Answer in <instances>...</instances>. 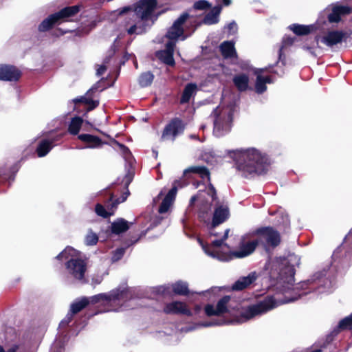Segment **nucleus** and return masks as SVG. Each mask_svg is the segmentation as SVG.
I'll return each mask as SVG.
<instances>
[{"instance_id": "nucleus-1", "label": "nucleus", "mask_w": 352, "mask_h": 352, "mask_svg": "<svg viewBox=\"0 0 352 352\" xmlns=\"http://www.w3.org/2000/svg\"><path fill=\"white\" fill-rule=\"evenodd\" d=\"M157 6V0H140L134 4V8L131 6H125L119 10V15H122L129 11H133L130 14L129 20L126 22L125 26L127 34H142L154 24V12Z\"/></svg>"}, {"instance_id": "nucleus-2", "label": "nucleus", "mask_w": 352, "mask_h": 352, "mask_svg": "<svg viewBox=\"0 0 352 352\" xmlns=\"http://www.w3.org/2000/svg\"><path fill=\"white\" fill-rule=\"evenodd\" d=\"M231 153V157L235 161L236 169L244 177L263 175L268 170V157L255 148L236 150Z\"/></svg>"}, {"instance_id": "nucleus-3", "label": "nucleus", "mask_w": 352, "mask_h": 352, "mask_svg": "<svg viewBox=\"0 0 352 352\" xmlns=\"http://www.w3.org/2000/svg\"><path fill=\"white\" fill-rule=\"evenodd\" d=\"M74 251V248L67 247L55 258L59 261H65V267L68 274L75 280L84 283L87 267V262L81 258H74L72 255V252Z\"/></svg>"}, {"instance_id": "nucleus-4", "label": "nucleus", "mask_w": 352, "mask_h": 352, "mask_svg": "<svg viewBox=\"0 0 352 352\" xmlns=\"http://www.w3.org/2000/svg\"><path fill=\"white\" fill-rule=\"evenodd\" d=\"M276 306L274 296H267L263 300L247 307H241L236 310L237 315L231 321L232 323H243L254 317L266 313Z\"/></svg>"}, {"instance_id": "nucleus-5", "label": "nucleus", "mask_w": 352, "mask_h": 352, "mask_svg": "<svg viewBox=\"0 0 352 352\" xmlns=\"http://www.w3.org/2000/svg\"><path fill=\"white\" fill-rule=\"evenodd\" d=\"M213 133L217 137H222L231 131L233 121V112L230 109L217 107L212 111Z\"/></svg>"}, {"instance_id": "nucleus-6", "label": "nucleus", "mask_w": 352, "mask_h": 352, "mask_svg": "<svg viewBox=\"0 0 352 352\" xmlns=\"http://www.w3.org/2000/svg\"><path fill=\"white\" fill-rule=\"evenodd\" d=\"M253 234L257 237L255 240L258 241V245L261 244L265 250L270 248L273 249L276 248L281 242L279 232L272 226L258 228Z\"/></svg>"}, {"instance_id": "nucleus-7", "label": "nucleus", "mask_w": 352, "mask_h": 352, "mask_svg": "<svg viewBox=\"0 0 352 352\" xmlns=\"http://www.w3.org/2000/svg\"><path fill=\"white\" fill-rule=\"evenodd\" d=\"M131 298V294L126 288H116L111 290L109 293H101L94 295L89 299V303L96 304L101 301L109 302H126Z\"/></svg>"}, {"instance_id": "nucleus-8", "label": "nucleus", "mask_w": 352, "mask_h": 352, "mask_svg": "<svg viewBox=\"0 0 352 352\" xmlns=\"http://www.w3.org/2000/svg\"><path fill=\"white\" fill-rule=\"evenodd\" d=\"M185 128L186 124L180 118H172L164 126L162 133L161 140L174 142L179 135L184 133Z\"/></svg>"}, {"instance_id": "nucleus-9", "label": "nucleus", "mask_w": 352, "mask_h": 352, "mask_svg": "<svg viewBox=\"0 0 352 352\" xmlns=\"http://www.w3.org/2000/svg\"><path fill=\"white\" fill-rule=\"evenodd\" d=\"M133 175L131 173H127L122 179L125 191L120 197L116 198L113 193H111L109 197L104 201V205L108 210L115 214L116 210L120 204L124 202L130 195L129 186L133 181Z\"/></svg>"}, {"instance_id": "nucleus-10", "label": "nucleus", "mask_w": 352, "mask_h": 352, "mask_svg": "<svg viewBox=\"0 0 352 352\" xmlns=\"http://www.w3.org/2000/svg\"><path fill=\"white\" fill-rule=\"evenodd\" d=\"M190 18L188 12H183L173 23L171 27L168 30L166 37L169 40L177 41L184 33L183 25L184 23Z\"/></svg>"}, {"instance_id": "nucleus-11", "label": "nucleus", "mask_w": 352, "mask_h": 352, "mask_svg": "<svg viewBox=\"0 0 352 352\" xmlns=\"http://www.w3.org/2000/svg\"><path fill=\"white\" fill-rule=\"evenodd\" d=\"M230 300V296H223L217 303L216 308L211 305L207 304L204 307V311L207 316H220L223 315L226 313L230 312V310L228 307V304Z\"/></svg>"}, {"instance_id": "nucleus-12", "label": "nucleus", "mask_w": 352, "mask_h": 352, "mask_svg": "<svg viewBox=\"0 0 352 352\" xmlns=\"http://www.w3.org/2000/svg\"><path fill=\"white\" fill-rule=\"evenodd\" d=\"M22 76L21 71L14 65H0V80L16 82Z\"/></svg>"}, {"instance_id": "nucleus-13", "label": "nucleus", "mask_w": 352, "mask_h": 352, "mask_svg": "<svg viewBox=\"0 0 352 352\" xmlns=\"http://www.w3.org/2000/svg\"><path fill=\"white\" fill-rule=\"evenodd\" d=\"M77 138L84 144V148H101L104 144H109L107 142L103 141L100 137L88 133L79 134Z\"/></svg>"}, {"instance_id": "nucleus-14", "label": "nucleus", "mask_w": 352, "mask_h": 352, "mask_svg": "<svg viewBox=\"0 0 352 352\" xmlns=\"http://www.w3.org/2000/svg\"><path fill=\"white\" fill-rule=\"evenodd\" d=\"M163 311L166 314L185 315L192 316V312L187 307L186 304L182 301H173L166 303L164 307Z\"/></svg>"}, {"instance_id": "nucleus-15", "label": "nucleus", "mask_w": 352, "mask_h": 352, "mask_svg": "<svg viewBox=\"0 0 352 352\" xmlns=\"http://www.w3.org/2000/svg\"><path fill=\"white\" fill-rule=\"evenodd\" d=\"M258 245V241L253 240L245 243L241 241L239 244V250L230 252L229 259L232 258H243L251 254Z\"/></svg>"}, {"instance_id": "nucleus-16", "label": "nucleus", "mask_w": 352, "mask_h": 352, "mask_svg": "<svg viewBox=\"0 0 352 352\" xmlns=\"http://www.w3.org/2000/svg\"><path fill=\"white\" fill-rule=\"evenodd\" d=\"M348 37L347 33L343 31L331 30L322 38V42L329 47L342 43Z\"/></svg>"}, {"instance_id": "nucleus-17", "label": "nucleus", "mask_w": 352, "mask_h": 352, "mask_svg": "<svg viewBox=\"0 0 352 352\" xmlns=\"http://www.w3.org/2000/svg\"><path fill=\"white\" fill-rule=\"evenodd\" d=\"M197 174L202 179L210 180V172L205 166H192L185 169L183 173V178L185 181L190 179V174Z\"/></svg>"}, {"instance_id": "nucleus-18", "label": "nucleus", "mask_w": 352, "mask_h": 352, "mask_svg": "<svg viewBox=\"0 0 352 352\" xmlns=\"http://www.w3.org/2000/svg\"><path fill=\"white\" fill-rule=\"evenodd\" d=\"M228 217L229 209L227 206H223L220 203L216 205L212 221V228H214L216 226L223 223Z\"/></svg>"}, {"instance_id": "nucleus-19", "label": "nucleus", "mask_w": 352, "mask_h": 352, "mask_svg": "<svg viewBox=\"0 0 352 352\" xmlns=\"http://www.w3.org/2000/svg\"><path fill=\"white\" fill-rule=\"evenodd\" d=\"M133 223H130L123 218H118L111 223L109 230L111 232L116 235H120L126 232Z\"/></svg>"}, {"instance_id": "nucleus-20", "label": "nucleus", "mask_w": 352, "mask_h": 352, "mask_svg": "<svg viewBox=\"0 0 352 352\" xmlns=\"http://www.w3.org/2000/svg\"><path fill=\"white\" fill-rule=\"evenodd\" d=\"M256 279L255 272L250 273L247 276H242L232 285V289L233 291H242L252 285Z\"/></svg>"}, {"instance_id": "nucleus-21", "label": "nucleus", "mask_w": 352, "mask_h": 352, "mask_svg": "<svg viewBox=\"0 0 352 352\" xmlns=\"http://www.w3.org/2000/svg\"><path fill=\"white\" fill-rule=\"evenodd\" d=\"M80 6L75 5L72 6H67L59 10L58 12H55V15L58 19V22L60 21H64L67 18L74 16L76 14H78L80 10Z\"/></svg>"}, {"instance_id": "nucleus-22", "label": "nucleus", "mask_w": 352, "mask_h": 352, "mask_svg": "<svg viewBox=\"0 0 352 352\" xmlns=\"http://www.w3.org/2000/svg\"><path fill=\"white\" fill-rule=\"evenodd\" d=\"M93 95L90 94V96H80V98H76L73 100L74 103L75 104L74 110L78 111V104L80 103H82L85 104H87L88 107L87 109V111H90L96 109L99 105L98 100H94L92 99Z\"/></svg>"}, {"instance_id": "nucleus-23", "label": "nucleus", "mask_w": 352, "mask_h": 352, "mask_svg": "<svg viewBox=\"0 0 352 352\" xmlns=\"http://www.w3.org/2000/svg\"><path fill=\"white\" fill-rule=\"evenodd\" d=\"M222 10V6L217 5L212 8L204 17L203 22L206 25L216 24L219 21V15Z\"/></svg>"}, {"instance_id": "nucleus-24", "label": "nucleus", "mask_w": 352, "mask_h": 352, "mask_svg": "<svg viewBox=\"0 0 352 352\" xmlns=\"http://www.w3.org/2000/svg\"><path fill=\"white\" fill-rule=\"evenodd\" d=\"M197 91V85L196 83L190 82L186 84L179 99V103L181 104L188 103L191 97L195 95Z\"/></svg>"}, {"instance_id": "nucleus-25", "label": "nucleus", "mask_w": 352, "mask_h": 352, "mask_svg": "<svg viewBox=\"0 0 352 352\" xmlns=\"http://www.w3.org/2000/svg\"><path fill=\"white\" fill-rule=\"evenodd\" d=\"M222 56L227 58H236L237 53L234 47V43L232 41H223L219 46Z\"/></svg>"}, {"instance_id": "nucleus-26", "label": "nucleus", "mask_w": 352, "mask_h": 352, "mask_svg": "<svg viewBox=\"0 0 352 352\" xmlns=\"http://www.w3.org/2000/svg\"><path fill=\"white\" fill-rule=\"evenodd\" d=\"M55 139L47 140L43 139L41 140L37 146L36 152L39 157H45L54 147Z\"/></svg>"}, {"instance_id": "nucleus-27", "label": "nucleus", "mask_w": 352, "mask_h": 352, "mask_svg": "<svg viewBox=\"0 0 352 352\" xmlns=\"http://www.w3.org/2000/svg\"><path fill=\"white\" fill-rule=\"evenodd\" d=\"M232 81L237 90L241 92L245 91L249 87V76L246 74L235 75Z\"/></svg>"}, {"instance_id": "nucleus-28", "label": "nucleus", "mask_w": 352, "mask_h": 352, "mask_svg": "<svg viewBox=\"0 0 352 352\" xmlns=\"http://www.w3.org/2000/svg\"><path fill=\"white\" fill-rule=\"evenodd\" d=\"M212 209V203L208 201H202L199 205L198 208V218L200 221L206 222L209 219L210 213Z\"/></svg>"}, {"instance_id": "nucleus-29", "label": "nucleus", "mask_w": 352, "mask_h": 352, "mask_svg": "<svg viewBox=\"0 0 352 352\" xmlns=\"http://www.w3.org/2000/svg\"><path fill=\"white\" fill-rule=\"evenodd\" d=\"M289 28L297 36H305L309 34L315 28L314 25L293 23L289 25Z\"/></svg>"}, {"instance_id": "nucleus-30", "label": "nucleus", "mask_w": 352, "mask_h": 352, "mask_svg": "<svg viewBox=\"0 0 352 352\" xmlns=\"http://www.w3.org/2000/svg\"><path fill=\"white\" fill-rule=\"evenodd\" d=\"M59 23L55 14H50L48 17L45 19L38 25V30L39 32H45L51 30L53 26Z\"/></svg>"}, {"instance_id": "nucleus-31", "label": "nucleus", "mask_w": 352, "mask_h": 352, "mask_svg": "<svg viewBox=\"0 0 352 352\" xmlns=\"http://www.w3.org/2000/svg\"><path fill=\"white\" fill-rule=\"evenodd\" d=\"M173 292L175 295L188 296L190 291L188 283L182 280H178L172 285Z\"/></svg>"}, {"instance_id": "nucleus-32", "label": "nucleus", "mask_w": 352, "mask_h": 352, "mask_svg": "<svg viewBox=\"0 0 352 352\" xmlns=\"http://www.w3.org/2000/svg\"><path fill=\"white\" fill-rule=\"evenodd\" d=\"M83 119L81 117L76 116L72 118L70 123L68 126V132L73 135H78Z\"/></svg>"}, {"instance_id": "nucleus-33", "label": "nucleus", "mask_w": 352, "mask_h": 352, "mask_svg": "<svg viewBox=\"0 0 352 352\" xmlns=\"http://www.w3.org/2000/svg\"><path fill=\"white\" fill-rule=\"evenodd\" d=\"M189 182H186L185 179H180L179 180H175L173 183L172 188L168 191L164 198L173 202L175 197L178 188H183L187 186Z\"/></svg>"}, {"instance_id": "nucleus-34", "label": "nucleus", "mask_w": 352, "mask_h": 352, "mask_svg": "<svg viewBox=\"0 0 352 352\" xmlns=\"http://www.w3.org/2000/svg\"><path fill=\"white\" fill-rule=\"evenodd\" d=\"M155 56L163 63L168 66L174 67L175 65V61L173 55L168 52H166L164 50H159L156 52Z\"/></svg>"}, {"instance_id": "nucleus-35", "label": "nucleus", "mask_w": 352, "mask_h": 352, "mask_svg": "<svg viewBox=\"0 0 352 352\" xmlns=\"http://www.w3.org/2000/svg\"><path fill=\"white\" fill-rule=\"evenodd\" d=\"M296 270L293 266L285 267L281 272L282 279L288 285H293Z\"/></svg>"}, {"instance_id": "nucleus-36", "label": "nucleus", "mask_w": 352, "mask_h": 352, "mask_svg": "<svg viewBox=\"0 0 352 352\" xmlns=\"http://www.w3.org/2000/svg\"><path fill=\"white\" fill-rule=\"evenodd\" d=\"M89 304V298H82L80 300L73 302L70 306V312L74 315L79 313Z\"/></svg>"}, {"instance_id": "nucleus-37", "label": "nucleus", "mask_w": 352, "mask_h": 352, "mask_svg": "<svg viewBox=\"0 0 352 352\" xmlns=\"http://www.w3.org/2000/svg\"><path fill=\"white\" fill-rule=\"evenodd\" d=\"M154 79V75L151 72H144L140 74L138 78V82L140 87H146L150 86Z\"/></svg>"}, {"instance_id": "nucleus-38", "label": "nucleus", "mask_w": 352, "mask_h": 352, "mask_svg": "<svg viewBox=\"0 0 352 352\" xmlns=\"http://www.w3.org/2000/svg\"><path fill=\"white\" fill-rule=\"evenodd\" d=\"M207 195L211 197L212 201L214 202L215 205H218L220 201L217 197V190L214 188V185L212 184L211 179L207 180Z\"/></svg>"}, {"instance_id": "nucleus-39", "label": "nucleus", "mask_w": 352, "mask_h": 352, "mask_svg": "<svg viewBox=\"0 0 352 352\" xmlns=\"http://www.w3.org/2000/svg\"><path fill=\"white\" fill-rule=\"evenodd\" d=\"M95 212L96 213L102 218L107 219L111 216L113 215V212H110L109 210L106 209L103 205L101 204H97L95 206Z\"/></svg>"}, {"instance_id": "nucleus-40", "label": "nucleus", "mask_w": 352, "mask_h": 352, "mask_svg": "<svg viewBox=\"0 0 352 352\" xmlns=\"http://www.w3.org/2000/svg\"><path fill=\"white\" fill-rule=\"evenodd\" d=\"M104 135H106L107 138H109L111 144L116 145L117 146L119 147L120 150L121 151V152L122 153V154L124 155L128 156V155H131V153L129 148L126 146H125L124 144H123L122 143H120L118 141H117L116 139L110 137V135H109L104 134Z\"/></svg>"}, {"instance_id": "nucleus-41", "label": "nucleus", "mask_w": 352, "mask_h": 352, "mask_svg": "<svg viewBox=\"0 0 352 352\" xmlns=\"http://www.w3.org/2000/svg\"><path fill=\"white\" fill-rule=\"evenodd\" d=\"M255 89L258 94H263L267 89V86L265 83V81L263 80V76L261 75L258 74L256 76Z\"/></svg>"}, {"instance_id": "nucleus-42", "label": "nucleus", "mask_w": 352, "mask_h": 352, "mask_svg": "<svg viewBox=\"0 0 352 352\" xmlns=\"http://www.w3.org/2000/svg\"><path fill=\"white\" fill-rule=\"evenodd\" d=\"M211 3L206 0H198L193 4V8L197 10H206L211 8Z\"/></svg>"}, {"instance_id": "nucleus-43", "label": "nucleus", "mask_w": 352, "mask_h": 352, "mask_svg": "<svg viewBox=\"0 0 352 352\" xmlns=\"http://www.w3.org/2000/svg\"><path fill=\"white\" fill-rule=\"evenodd\" d=\"M338 328L342 330L352 329V314L342 319L338 323Z\"/></svg>"}, {"instance_id": "nucleus-44", "label": "nucleus", "mask_w": 352, "mask_h": 352, "mask_svg": "<svg viewBox=\"0 0 352 352\" xmlns=\"http://www.w3.org/2000/svg\"><path fill=\"white\" fill-rule=\"evenodd\" d=\"M98 241V235L90 230L85 237V243L87 245H94Z\"/></svg>"}, {"instance_id": "nucleus-45", "label": "nucleus", "mask_w": 352, "mask_h": 352, "mask_svg": "<svg viewBox=\"0 0 352 352\" xmlns=\"http://www.w3.org/2000/svg\"><path fill=\"white\" fill-rule=\"evenodd\" d=\"M329 23H338L341 20V16L336 8L333 7L332 12L327 16Z\"/></svg>"}, {"instance_id": "nucleus-46", "label": "nucleus", "mask_w": 352, "mask_h": 352, "mask_svg": "<svg viewBox=\"0 0 352 352\" xmlns=\"http://www.w3.org/2000/svg\"><path fill=\"white\" fill-rule=\"evenodd\" d=\"M125 250L126 249L124 248H118L116 250H114L112 252V261L116 262L120 260L125 253Z\"/></svg>"}, {"instance_id": "nucleus-47", "label": "nucleus", "mask_w": 352, "mask_h": 352, "mask_svg": "<svg viewBox=\"0 0 352 352\" xmlns=\"http://www.w3.org/2000/svg\"><path fill=\"white\" fill-rule=\"evenodd\" d=\"M172 203L173 202L168 199L164 198L158 208L159 213L163 214L166 212L170 207Z\"/></svg>"}, {"instance_id": "nucleus-48", "label": "nucleus", "mask_w": 352, "mask_h": 352, "mask_svg": "<svg viewBox=\"0 0 352 352\" xmlns=\"http://www.w3.org/2000/svg\"><path fill=\"white\" fill-rule=\"evenodd\" d=\"M229 232H230V230L229 229H226L225 230L224 234L222 236V238L221 239L214 240L211 243V245L213 246V247H215V248H219L222 245H223L224 241L228 238Z\"/></svg>"}, {"instance_id": "nucleus-49", "label": "nucleus", "mask_w": 352, "mask_h": 352, "mask_svg": "<svg viewBox=\"0 0 352 352\" xmlns=\"http://www.w3.org/2000/svg\"><path fill=\"white\" fill-rule=\"evenodd\" d=\"M335 8L340 16L349 14L352 12V8L347 6H336Z\"/></svg>"}, {"instance_id": "nucleus-50", "label": "nucleus", "mask_w": 352, "mask_h": 352, "mask_svg": "<svg viewBox=\"0 0 352 352\" xmlns=\"http://www.w3.org/2000/svg\"><path fill=\"white\" fill-rule=\"evenodd\" d=\"M175 41L170 40L165 45V49L164 51L168 52L173 55H174V50L175 47Z\"/></svg>"}, {"instance_id": "nucleus-51", "label": "nucleus", "mask_w": 352, "mask_h": 352, "mask_svg": "<svg viewBox=\"0 0 352 352\" xmlns=\"http://www.w3.org/2000/svg\"><path fill=\"white\" fill-rule=\"evenodd\" d=\"M74 314L72 312H69L65 318L60 322V326L62 327H67L72 321Z\"/></svg>"}, {"instance_id": "nucleus-52", "label": "nucleus", "mask_w": 352, "mask_h": 352, "mask_svg": "<svg viewBox=\"0 0 352 352\" xmlns=\"http://www.w3.org/2000/svg\"><path fill=\"white\" fill-rule=\"evenodd\" d=\"M116 46L113 44L109 52H108V56H107V57L104 58V63L105 64H107L110 62L111 60V58L114 56V54H116Z\"/></svg>"}, {"instance_id": "nucleus-53", "label": "nucleus", "mask_w": 352, "mask_h": 352, "mask_svg": "<svg viewBox=\"0 0 352 352\" xmlns=\"http://www.w3.org/2000/svg\"><path fill=\"white\" fill-rule=\"evenodd\" d=\"M285 46L284 45H282L280 46V47L279 48L278 50V61L276 63V65L280 61L282 63L283 65H285V61H286V58H285V55L283 53V49H284Z\"/></svg>"}, {"instance_id": "nucleus-54", "label": "nucleus", "mask_w": 352, "mask_h": 352, "mask_svg": "<svg viewBox=\"0 0 352 352\" xmlns=\"http://www.w3.org/2000/svg\"><path fill=\"white\" fill-rule=\"evenodd\" d=\"M227 28L228 30L229 34H234L236 32L237 25H236V23L234 21H232V22L230 23L227 25Z\"/></svg>"}, {"instance_id": "nucleus-55", "label": "nucleus", "mask_w": 352, "mask_h": 352, "mask_svg": "<svg viewBox=\"0 0 352 352\" xmlns=\"http://www.w3.org/2000/svg\"><path fill=\"white\" fill-rule=\"evenodd\" d=\"M100 88V82H97L96 83H95L87 92H86V95L87 96H90V94H91L93 95V93L96 92V91H98V89Z\"/></svg>"}, {"instance_id": "nucleus-56", "label": "nucleus", "mask_w": 352, "mask_h": 352, "mask_svg": "<svg viewBox=\"0 0 352 352\" xmlns=\"http://www.w3.org/2000/svg\"><path fill=\"white\" fill-rule=\"evenodd\" d=\"M131 54H129L127 52H124L122 59L120 61V66L124 65L126 61H128L131 58Z\"/></svg>"}, {"instance_id": "nucleus-57", "label": "nucleus", "mask_w": 352, "mask_h": 352, "mask_svg": "<svg viewBox=\"0 0 352 352\" xmlns=\"http://www.w3.org/2000/svg\"><path fill=\"white\" fill-rule=\"evenodd\" d=\"M107 70V67L104 65H100L96 71V75L100 76H102Z\"/></svg>"}, {"instance_id": "nucleus-58", "label": "nucleus", "mask_w": 352, "mask_h": 352, "mask_svg": "<svg viewBox=\"0 0 352 352\" xmlns=\"http://www.w3.org/2000/svg\"><path fill=\"white\" fill-rule=\"evenodd\" d=\"M9 179H10V177H9ZM7 179H8V177L4 172L0 169V184L5 182Z\"/></svg>"}, {"instance_id": "nucleus-59", "label": "nucleus", "mask_w": 352, "mask_h": 352, "mask_svg": "<svg viewBox=\"0 0 352 352\" xmlns=\"http://www.w3.org/2000/svg\"><path fill=\"white\" fill-rule=\"evenodd\" d=\"M263 80L265 81V83H272V77L270 76H263Z\"/></svg>"}, {"instance_id": "nucleus-60", "label": "nucleus", "mask_w": 352, "mask_h": 352, "mask_svg": "<svg viewBox=\"0 0 352 352\" xmlns=\"http://www.w3.org/2000/svg\"><path fill=\"white\" fill-rule=\"evenodd\" d=\"M345 240L346 241H352V228L350 230L349 234L346 236Z\"/></svg>"}, {"instance_id": "nucleus-61", "label": "nucleus", "mask_w": 352, "mask_h": 352, "mask_svg": "<svg viewBox=\"0 0 352 352\" xmlns=\"http://www.w3.org/2000/svg\"><path fill=\"white\" fill-rule=\"evenodd\" d=\"M18 349L19 346L17 345H14L8 350V352H16Z\"/></svg>"}, {"instance_id": "nucleus-62", "label": "nucleus", "mask_w": 352, "mask_h": 352, "mask_svg": "<svg viewBox=\"0 0 352 352\" xmlns=\"http://www.w3.org/2000/svg\"><path fill=\"white\" fill-rule=\"evenodd\" d=\"M197 197L196 195L191 197V198L190 199V205L192 206L195 204V202L197 201Z\"/></svg>"}, {"instance_id": "nucleus-63", "label": "nucleus", "mask_w": 352, "mask_h": 352, "mask_svg": "<svg viewBox=\"0 0 352 352\" xmlns=\"http://www.w3.org/2000/svg\"><path fill=\"white\" fill-rule=\"evenodd\" d=\"M283 42H284V45H287V44L292 45L294 42V39L292 38H288L286 41H284Z\"/></svg>"}, {"instance_id": "nucleus-64", "label": "nucleus", "mask_w": 352, "mask_h": 352, "mask_svg": "<svg viewBox=\"0 0 352 352\" xmlns=\"http://www.w3.org/2000/svg\"><path fill=\"white\" fill-rule=\"evenodd\" d=\"M213 229H214V228H212L211 227V230H210V235H212V236H219V233H218V232H215L214 230H213Z\"/></svg>"}]
</instances>
